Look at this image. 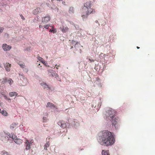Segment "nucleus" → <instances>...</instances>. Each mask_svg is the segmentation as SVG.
<instances>
[{
  "label": "nucleus",
  "instance_id": "f257e3e1",
  "mask_svg": "<svg viewBox=\"0 0 155 155\" xmlns=\"http://www.w3.org/2000/svg\"><path fill=\"white\" fill-rule=\"evenodd\" d=\"M100 143L102 145L109 146L114 144L115 140L113 134L108 130H104L99 134Z\"/></svg>",
  "mask_w": 155,
  "mask_h": 155
},
{
  "label": "nucleus",
  "instance_id": "f03ea898",
  "mask_svg": "<svg viewBox=\"0 0 155 155\" xmlns=\"http://www.w3.org/2000/svg\"><path fill=\"white\" fill-rule=\"evenodd\" d=\"M91 2H87L84 4L83 8V12L85 14L82 15V17L83 19L87 18L88 16L91 13H95L94 10L91 8Z\"/></svg>",
  "mask_w": 155,
  "mask_h": 155
},
{
  "label": "nucleus",
  "instance_id": "7ed1b4c3",
  "mask_svg": "<svg viewBox=\"0 0 155 155\" xmlns=\"http://www.w3.org/2000/svg\"><path fill=\"white\" fill-rule=\"evenodd\" d=\"M116 112L114 110L111 108H109L106 111V115L108 118L110 119L112 117L113 118Z\"/></svg>",
  "mask_w": 155,
  "mask_h": 155
},
{
  "label": "nucleus",
  "instance_id": "20e7f679",
  "mask_svg": "<svg viewBox=\"0 0 155 155\" xmlns=\"http://www.w3.org/2000/svg\"><path fill=\"white\" fill-rule=\"evenodd\" d=\"M33 143L32 140L29 141L28 140H26L25 144V149L26 150H29L31 148V146L32 145Z\"/></svg>",
  "mask_w": 155,
  "mask_h": 155
},
{
  "label": "nucleus",
  "instance_id": "39448f33",
  "mask_svg": "<svg viewBox=\"0 0 155 155\" xmlns=\"http://www.w3.org/2000/svg\"><path fill=\"white\" fill-rule=\"evenodd\" d=\"M12 138L14 140V142L18 144H20L23 142V141L22 140L17 138L15 136V135L12 136Z\"/></svg>",
  "mask_w": 155,
  "mask_h": 155
},
{
  "label": "nucleus",
  "instance_id": "423d86ee",
  "mask_svg": "<svg viewBox=\"0 0 155 155\" xmlns=\"http://www.w3.org/2000/svg\"><path fill=\"white\" fill-rule=\"evenodd\" d=\"M50 20V17L49 16H46L42 18L41 25H42L43 23L46 24Z\"/></svg>",
  "mask_w": 155,
  "mask_h": 155
},
{
  "label": "nucleus",
  "instance_id": "0eeeda50",
  "mask_svg": "<svg viewBox=\"0 0 155 155\" xmlns=\"http://www.w3.org/2000/svg\"><path fill=\"white\" fill-rule=\"evenodd\" d=\"M112 119V124L113 126H114L115 128L116 129V127L117 126V119L116 117H114L113 118V117L112 118H110Z\"/></svg>",
  "mask_w": 155,
  "mask_h": 155
},
{
  "label": "nucleus",
  "instance_id": "6e6552de",
  "mask_svg": "<svg viewBox=\"0 0 155 155\" xmlns=\"http://www.w3.org/2000/svg\"><path fill=\"white\" fill-rule=\"evenodd\" d=\"M11 66V64L9 63H6L4 64V66L5 70L8 71H10Z\"/></svg>",
  "mask_w": 155,
  "mask_h": 155
},
{
  "label": "nucleus",
  "instance_id": "1a4fd4ad",
  "mask_svg": "<svg viewBox=\"0 0 155 155\" xmlns=\"http://www.w3.org/2000/svg\"><path fill=\"white\" fill-rule=\"evenodd\" d=\"M2 48L4 51H7L10 50L11 48V47L6 44H4L2 46Z\"/></svg>",
  "mask_w": 155,
  "mask_h": 155
},
{
  "label": "nucleus",
  "instance_id": "9d476101",
  "mask_svg": "<svg viewBox=\"0 0 155 155\" xmlns=\"http://www.w3.org/2000/svg\"><path fill=\"white\" fill-rule=\"evenodd\" d=\"M7 82H8L9 84H11L13 83V81L12 79H11L7 80L6 78H5L3 79V81H2V83L4 84L6 83Z\"/></svg>",
  "mask_w": 155,
  "mask_h": 155
},
{
  "label": "nucleus",
  "instance_id": "9b49d317",
  "mask_svg": "<svg viewBox=\"0 0 155 155\" xmlns=\"http://www.w3.org/2000/svg\"><path fill=\"white\" fill-rule=\"evenodd\" d=\"M61 30L63 32H66L68 30V28L66 26H63L61 28Z\"/></svg>",
  "mask_w": 155,
  "mask_h": 155
},
{
  "label": "nucleus",
  "instance_id": "f8f14e48",
  "mask_svg": "<svg viewBox=\"0 0 155 155\" xmlns=\"http://www.w3.org/2000/svg\"><path fill=\"white\" fill-rule=\"evenodd\" d=\"M46 107H51L56 108L54 104L49 102L47 103V105H46Z\"/></svg>",
  "mask_w": 155,
  "mask_h": 155
},
{
  "label": "nucleus",
  "instance_id": "ddd939ff",
  "mask_svg": "<svg viewBox=\"0 0 155 155\" xmlns=\"http://www.w3.org/2000/svg\"><path fill=\"white\" fill-rule=\"evenodd\" d=\"M38 59L45 65H46L47 62L45 61L42 58L40 57H38Z\"/></svg>",
  "mask_w": 155,
  "mask_h": 155
},
{
  "label": "nucleus",
  "instance_id": "4468645a",
  "mask_svg": "<svg viewBox=\"0 0 155 155\" xmlns=\"http://www.w3.org/2000/svg\"><path fill=\"white\" fill-rule=\"evenodd\" d=\"M50 73H51V74L53 76H55L56 78L57 77H58V75L55 73V72L53 70H51Z\"/></svg>",
  "mask_w": 155,
  "mask_h": 155
},
{
  "label": "nucleus",
  "instance_id": "2eb2a0df",
  "mask_svg": "<svg viewBox=\"0 0 155 155\" xmlns=\"http://www.w3.org/2000/svg\"><path fill=\"white\" fill-rule=\"evenodd\" d=\"M102 155H110L108 150H103L102 152Z\"/></svg>",
  "mask_w": 155,
  "mask_h": 155
},
{
  "label": "nucleus",
  "instance_id": "dca6fc26",
  "mask_svg": "<svg viewBox=\"0 0 155 155\" xmlns=\"http://www.w3.org/2000/svg\"><path fill=\"white\" fill-rule=\"evenodd\" d=\"M18 124L14 123H12L10 126V128L13 129L14 128H16L17 127Z\"/></svg>",
  "mask_w": 155,
  "mask_h": 155
},
{
  "label": "nucleus",
  "instance_id": "f3484780",
  "mask_svg": "<svg viewBox=\"0 0 155 155\" xmlns=\"http://www.w3.org/2000/svg\"><path fill=\"white\" fill-rule=\"evenodd\" d=\"M1 138L2 140L3 141H5L8 140V138L7 136H2Z\"/></svg>",
  "mask_w": 155,
  "mask_h": 155
},
{
  "label": "nucleus",
  "instance_id": "a211bd4d",
  "mask_svg": "<svg viewBox=\"0 0 155 155\" xmlns=\"http://www.w3.org/2000/svg\"><path fill=\"white\" fill-rule=\"evenodd\" d=\"M18 94L15 92H12L9 93V95L11 97H12L15 95L17 96Z\"/></svg>",
  "mask_w": 155,
  "mask_h": 155
},
{
  "label": "nucleus",
  "instance_id": "6ab92c4d",
  "mask_svg": "<svg viewBox=\"0 0 155 155\" xmlns=\"http://www.w3.org/2000/svg\"><path fill=\"white\" fill-rule=\"evenodd\" d=\"M41 85L43 87L45 88H48L49 89H50V87H49L48 85H47L46 83L44 82L41 84Z\"/></svg>",
  "mask_w": 155,
  "mask_h": 155
},
{
  "label": "nucleus",
  "instance_id": "aec40b11",
  "mask_svg": "<svg viewBox=\"0 0 155 155\" xmlns=\"http://www.w3.org/2000/svg\"><path fill=\"white\" fill-rule=\"evenodd\" d=\"M50 146V143L49 142H48L45 144L44 146V149L46 150H47V148L49 147Z\"/></svg>",
  "mask_w": 155,
  "mask_h": 155
},
{
  "label": "nucleus",
  "instance_id": "412c9836",
  "mask_svg": "<svg viewBox=\"0 0 155 155\" xmlns=\"http://www.w3.org/2000/svg\"><path fill=\"white\" fill-rule=\"evenodd\" d=\"M69 12L71 13H74V8L73 7H71L70 8L69 11Z\"/></svg>",
  "mask_w": 155,
  "mask_h": 155
},
{
  "label": "nucleus",
  "instance_id": "4be33fe9",
  "mask_svg": "<svg viewBox=\"0 0 155 155\" xmlns=\"http://www.w3.org/2000/svg\"><path fill=\"white\" fill-rule=\"evenodd\" d=\"M18 64L20 65V67L22 68H24V67H25L24 64L21 62H19L18 63Z\"/></svg>",
  "mask_w": 155,
  "mask_h": 155
},
{
  "label": "nucleus",
  "instance_id": "5701e85b",
  "mask_svg": "<svg viewBox=\"0 0 155 155\" xmlns=\"http://www.w3.org/2000/svg\"><path fill=\"white\" fill-rule=\"evenodd\" d=\"M2 115L5 116H7L8 115V114L6 110H3L2 112Z\"/></svg>",
  "mask_w": 155,
  "mask_h": 155
},
{
  "label": "nucleus",
  "instance_id": "b1692460",
  "mask_svg": "<svg viewBox=\"0 0 155 155\" xmlns=\"http://www.w3.org/2000/svg\"><path fill=\"white\" fill-rule=\"evenodd\" d=\"M51 27L53 29H50L49 30V32H53L54 33H56V30L53 28V26H51Z\"/></svg>",
  "mask_w": 155,
  "mask_h": 155
},
{
  "label": "nucleus",
  "instance_id": "393cba45",
  "mask_svg": "<svg viewBox=\"0 0 155 155\" xmlns=\"http://www.w3.org/2000/svg\"><path fill=\"white\" fill-rule=\"evenodd\" d=\"M50 26V24H49L48 25H46L43 26V27L46 29H48L49 28V27Z\"/></svg>",
  "mask_w": 155,
  "mask_h": 155
},
{
  "label": "nucleus",
  "instance_id": "a878e982",
  "mask_svg": "<svg viewBox=\"0 0 155 155\" xmlns=\"http://www.w3.org/2000/svg\"><path fill=\"white\" fill-rule=\"evenodd\" d=\"M23 71L26 72H27L28 71V68L25 66L24 67V68H22Z\"/></svg>",
  "mask_w": 155,
  "mask_h": 155
},
{
  "label": "nucleus",
  "instance_id": "bb28decb",
  "mask_svg": "<svg viewBox=\"0 0 155 155\" xmlns=\"http://www.w3.org/2000/svg\"><path fill=\"white\" fill-rule=\"evenodd\" d=\"M48 120V119H47V117H43V123H45V122H47Z\"/></svg>",
  "mask_w": 155,
  "mask_h": 155
},
{
  "label": "nucleus",
  "instance_id": "cd10ccee",
  "mask_svg": "<svg viewBox=\"0 0 155 155\" xmlns=\"http://www.w3.org/2000/svg\"><path fill=\"white\" fill-rule=\"evenodd\" d=\"M4 29V28H3L2 27H0V33L2 32Z\"/></svg>",
  "mask_w": 155,
  "mask_h": 155
},
{
  "label": "nucleus",
  "instance_id": "c85d7f7f",
  "mask_svg": "<svg viewBox=\"0 0 155 155\" xmlns=\"http://www.w3.org/2000/svg\"><path fill=\"white\" fill-rule=\"evenodd\" d=\"M6 152L5 150H3L1 152V154L2 155H4L6 153Z\"/></svg>",
  "mask_w": 155,
  "mask_h": 155
},
{
  "label": "nucleus",
  "instance_id": "c756f323",
  "mask_svg": "<svg viewBox=\"0 0 155 155\" xmlns=\"http://www.w3.org/2000/svg\"><path fill=\"white\" fill-rule=\"evenodd\" d=\"M96 80L97 81H98V82L100 81V79L99 78L97 77L96 78Z\"/></svg>",
  "mask_w": 155,
  "mask_h": 155
},
{
  "label": "nucleus",
  "instance_id": "7c9ffc66",
  "mask_svg": "<svg viewBox=\"0 0 155 155\" xmlns=\"http://www.w3.org/2000/svg\"><path fill=\"white\" fill-rule=\"evenodd\" d=\"M20 16L21 17V18L22 19H23V20H25V18H24V17L22 15H20Z\"/></svg>",
  "mask_w": 155,
  "mask_h": 155
},
{
  "label": "nucleus",
  "instance_id": "2f4dec72",
  "mask_svg": "<svg viewBox=\"0 0 155 155\" xmlns=\"http://www.w3.org/2000/svg\"><path fill=\"white\" fill-rule=\"evenodd\" d=\"M62 4H63L64 5H66V3L65 2H62Z\"/></svg>",
  "mask_w": 155,
  "mask_h": 155
},
{
  "label": "nucleus",
  "instance_id": "473e14b6",
  "mask_svg": "<svg viewBox=\"0 0 155 155\" xmlns=\"http://www.w3.org/2000/svg\"><path fill=\"white\" fill-rule=\"evenodd\" d=\"M89 60L91 62H94V60H93V59H89Z\"/></svg>",
  "mask_w": 155,
  "mask_h": 155
},
{
  "label": "nucleus",
  "instance_id": "72a5a7b5",
  "mask_svg": "<svg viewBox=\"0 0 155 155\" xmlns=\"http://www.w3.org/2000/svg\"><path fill=\"white\" fill-rule=\"evenodd\" d=\"M60 64L59 65H57V64L55 65V66H57V67H56V68L57 69H58V67L60 66Z\"/></svg>",
  "mask_w": 155,
  "mask_h": 155
},
{
  "label": "nucleus",
  "instance_id": "f704fd0d",
  "mask_svg": "<svg viewBox=\"0 0 155 155\" xmlns=\"http://www.w3.org/2000/svg\"><path fill=\"white\" fill-rule=\"evenodd\" d=\"M6 155H10V154L8 152H6Z\"/></svg>",
  "mask_w": 155,
  "mask_h": 155
},
{
  "label": "nucleus",
  "instance_id": "c9c22d12",
  "mask_svg": "<svg viewBox=\"0 0 155 155\" xmlns=\"http://www.w3.org/2000/svg\"><path fill=\"white\" fill-rule=\"evenodd\" d=\"M43 27V26L41 25H40L39 26V28H42Z\"/></svg>",
  "mask_w": 155,
  "mask_h": 155
},
{
  "label": "nucleus",
  "instance_id": "e433bc0d",
  "mask_svg": "<svg viewBox=\"0 0 155 155\" xmlns=\"http://www.w3.org/2000/svg\"><path fill=\"white\" fill-rule=\"evenodd\" d=\"M61 127H65L63 126V125H62V124H61Z\"/></svg>",
  "mask_w": 155,
  "mask_h": 155
},
{
  "label": "nucleus",
  "instance_id": "4c0bfd02",
  "mask_svg": "<svg viewBox=\"0 0 155 155\" xmlns=\"http://www.w3.org/2000/svg\"><path fill=\"white\" fill-rule=\"evenodd\" d=\"M137 49H139L140 48L138 47H137Z\"/></svg>",
  "mask_w": 155,
  "mask_h": 155
},
{
  "label": "nucleus",
  "instance_id": "58836bf2",
  "mask_svg": "<svg viewBox=\"0 0 155 155\" xmlns=\"http://www.w3.org/2000/svg\"><path fill=\"white\" fill-rule=\"evenodd\" d=\"M19 75H21V76H23L22 74L21 75V74H19Z\"/></svg>",
  "mask_w": 155,
  "mask_h": 155
},
{
  "label": "nucleus",
  "instance_id": "ea45409f",
  "mask_svg": "<svg viewBox=\"0 0 155 155\" xmlns=\"http://www.w3.org/2000/svg\"><path fill=\"white\" fill-rule=\"evenodd\" d=\"M36 10H37V9H35V11H36Z\"/></svg>",
  "mask_w": 155,
  "mask_h": 155
},
{
  "label": "nucleus",
  "instance_id": "a19ab883",
  "mask_svg": "<svg viewBox=\"0 0 155 155\" xmlns=\"http://www.w3.org/2000/svg\"><path fill=\"white\" fill-rule=\"evenodd\" d=\"M38 65H40V64H38Z\"/></svg>",
  "mask_w": 155,
  "mask_h": 155
},
{
  "label": "nucleus",
  "instance_id": "79ce46f5",
  "mask_svg": "<svg viewBox=\"0 0 155 155\" xmlns=\"http://www.w3.org/2000/svg\"><path fill=\"white\" fill-rule=\"evenodd\" d=\"M10 137H11V136H10ZM11 137L12 138V137Z\"/></svg>",
  "mask_w": 155,
  "mask_h": 155
}]
</instances>
